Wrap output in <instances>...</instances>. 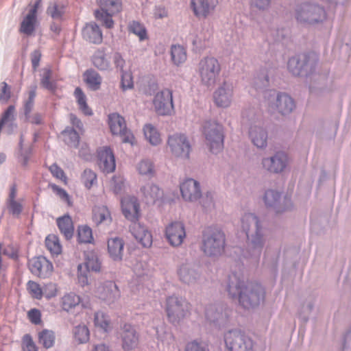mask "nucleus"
<instances>
[{
    "label": "nucleus",
    "mask_w": 351,
    "mask_h": 351,
    "mask_svg": "<svg viewBox=\"0 0 351 351\" xmlns=\"http://www.w3.org/2000/svg\"><path fill=\"white\" fill-rule=\"evenodd\" d=\"M269 85V77L261 73L254 78L253 88L263 92L264 99L271 110H276L282 115L289 114L295 108V101L288 94L277 93L275 90H265Z\"/></svg>",
    "instance_id": "f257e3e1"
},
{
    "label": "nucleus",
    "mask_w": 351,
    "mask_h": 351,
    "mask_svg": "<svg viewBox=\"0 0 351 351\" xmlns=\"http://www.w3.org/2000/svg\"><path fill=\"white\" fill-rule=\"evenodd\" d=\"M241 229L247 238L248 257L258 260L265 244L263 230L259 218L254 213H245L241 219Z\"/></svg>",
    "instance_id": "f03ea898"
},
{
    "label": "nucleus",
    "mask_w": 351,
    "mask_h": 351,
    "mask_svg": "<svg viewBox=\"0 0 351 351\" xmlns=\"http://www.w3.org/2000/svg\"><path fill=\"white\" fill-rule=\"evenodd\" d=\"M226 235L223 231L216 226H208L202 231L200 249L208 257L216 258L225 252Z\"/></svg>",
    "instance_id": "7ed1b4c3"
},
{
    "label": "nucleus",
    "mask_w": 351,
    "mask_h": 351,
    "mask_svg": "<svg viewBox=\"0 0 351 351\" xmlns=\"http://www.w3.org/2000/svg\"><path fill=\"white\" fill-rule=\"evenodd\" d=\"M294 16L300 24L315 25L324 23L327 19V14L324 7L317 3L304 1L295 5Z\"/></svg>",
    "instance_id": "20e7f679"
},
{
    "label": "nucleus",
    "mask_w": 351,
    "mask_h": 351,
    "mask_svg": "<svg viewBox=\"0 0 351 351\" xmlns=\"http://www.w3.org/2000/svg\"><path fill=\"white\" fill-rule=\"evenodd\" d=\"M221 71V64L213 56L203 57L197 66V71L201 84L206 87L213 86L220 75Z\"/></svg>",
    "instance_id": "39448f33"
},
{
    "label": "nucleus",
    "mask_w": 351,
    "mask_h": 351,
    "mask_svg": "<svg viewBox=\"0 0 351 351\" xmlns=\"http://www.w3.org/2000/svg\"><path fill=\"white\" fill-rule=\"evenodd\" d=\"M243 123H250L249 137L258 148H265L267 145V131L262 126L261 121H256L253 109H245L241 114Z\"/></svg>",
    "instance_id": "423d86ee"
},
{
    "label": "nucleus",
    "mask_w": 351,
    "mask_h": 351,
    "mask_svg": "<svg viewBox=\"0 0 351 351\" xmlns=\"http://www.w3.org/2000/svg\"><path fill=\"white\" fill-rule=\"evenodd\" d=\"M203 134L206 144L213 154H217L223 149L224 134L222 125L215 121H206L203 126Z\"/></svg>",
    "instance_id": "0eeeda50"
},
{
    "label": "nucleus",
    "mask_w": 351,
    "mask_h": 351,
    "mask_svg": "<svg viewBox=\"0 0 351 351\" xmlns=\"http://www.w3.org/2000/svg\"><path fill=\"white\" fill-rule=\"evenodd\" d=\"M189 304L183 298L171 295L166 300L165 311L170 323L176 325L189 315Z\"/></svg>",
    "instance_id": "6e6552de"
},
{
    "label": "nucleus",
    "mask_w": 351,
    "mask_h": 351,
    "mask_svg": "<svg viewBox=\"0 0 351 351\" xmlns=\"http://www.w3.org/2000/svg\"><path fill=\"white\" fill-rule=\"evenodd\" d=\"M317 60L311 54L300 53L289 58L287 68L295 76L308 75L315 68Z\"/></svg>",
    "instance_id": "1a4fd4ad"
},
{
    "label": "nucleus",
    "mask_w": 351,
    "mask_h": 351,
    "mask_svg": "<svg viewBox=\"0 0 351 351\" xmlns=\"http://www.w3.org/2000/svg\"><path fill=\"white\" fill-rule=\"evenodd\" d=\"M265 297V291L261 284L249 282L238 302L244 308H252L259 306Z\"/></svg>",
    "instance_id": "9d476101"
},
{
    "label": "nucleus",
    "mask_w": 351,
    "mask_h": 351,
    "mask_svg": "<svg viewBox=\"0 0 351 351\" xmlns=\"http://www.w3.org/2000/svg\"><path fill=\"white\" fill-rule=\"evenodd\" d=\"M224 341L229 351H252V339L239 330H230L224 335Z\"/></svg>",
    "instance_id": "9b49d317"
},
{
    "label": "nucleus",
    "mask_w": 351,
    "mask_h": 351,
    "mask_svg": "<svg viewBox=\"0 0 351 351\" xmlns=\"http://www.w3.org/2000/svg\"><path fill=\"white\" fill-rule=\"evenodd\" d=\"M156 113L160 116H171L175 112L173 92L169 88H163L157 92L152 100Z\"/></svg>",
    "instance_id": "f8f14e48"
},
{
    "label": "nucleus",
    "mask_w": 351,
    "mask_h": 351,
    "mask_svg": "<svg viewBox=\"0 0 351 351\" xmlns=\"http://www.w3.org/2000/svg\"><path fill=\"white\" fill-rule=\"evenodd\" d=\"M167 145L175 157L182 159L189 158L191 147L185 134L176 133L169 136Z\"/></svg>",
    "instance_id": "ddd939ff"
},
{
    "label": "nucleus",
    "mask_w": 351,
    "mask_h": 351,
    "mask_svg": "<svg viewBox=\"0 0 351 351\" xmlns=\"http://www.w3.org/2000/svg\"><path fill=\"white\" fill-rule=\"evenodd\" d=\"M263 201L267 208L276 213H282L292 208L291 198L287 196L282 197L281 193L275 190L266 191Z\"/></svg>",
    "instance_id": "4468645a"
},
{
    "label": "nucleus",
    "mask_w": 351,
    "mask_h": 351,
    "mask_svg": "<svg viewBox=\"0 0 351 351\" xmlns=\"http://www.w3.org/2000/svg\"><path fill=\"white\" fill-rule=\"evenodd\" d=\"M177 275L181 282L188 285H195L200 280L201 271L198 265L186 261L178 266Z\"/></svg>",
    "instance_id": "2eb2a0df"
},
{
    "label": "nucleus",
    "mask_w": 351,
    "mask_h": 351,
    "mask_svg": "<svg viewBox=\"0 0 351 351\" xmlns=\"http://www.w3.org/2000/svg\"><path fill=\"white\" fill-rule=\"evenodd\" d=\"M231 312V309L226 304H210L206 308L205 316L210 323L223 326L228 322Z\"/></svg>",
    "instance_id": "dca6fc26"
},
{
    "label": "nucleus",
    "mask_w": 351,
    "mask_h": 351,
    "mask_svg": "<svg viewBox=\"0 0 351 351\" xmlns=\"http://www.w3.org/2000/svg\"><path fill=\"white\" fill-rule=\"evenodd\" d=\"M108 124L114 135H119L123 143H134V136L128 130L125 119L118 113H112L108 116Z\"/></svg>",
    "instance_id": "f3484780"
},
{
    "label": "nucleus",
    "mask_w": 351,
    "mask_h": 351,
    "mask_svg": "<svg viewBox=\"0 0 351 351\" xmlns=\"http://www.w3.org/2000/svg\"><path fill=\"white\" fill-rule=\"evenodd\" d=\"M288 164V156L284 152H277L273 156L262 159L263 169L266 171L278 174L282 172Z\"/></svg>",
    "instance_id": "a211bd4d"
},
{
    "label": "nucleus",
    "mask_w": 351,
    "mask_h": 351,
    "mask_svg": "<svg viewBox=\"0 0 351 351\" xmlns=\"http://www.w3.org/2000/svg\"><path fill=\"white\" fill-rule=\"evenodd\" d=\"M234 97V86L230 82L224 81L213 93L215 104L222 108L230 106Z\"/></svg>",
    "instance_id": "6ab92c4d"
},
{
    "label": "nucleus",
    "mask_w": 351,
    "mask_h": 351,
    "mask_svg": "<svg viewBox=\"0 0 351 351\" xmlns=\"http://www.w3.org/2000/svg\"><path fill=\"white\" fill-rule=\"evenodd\" d=\"M248 282L236 273H231L228 277L225 286L228 297L239 302Z\"/></svg>",
    "instance_id": "aec40b11"
},
{
    "label": "nucleus",
    "mask_w": 351,
    "mask_h": 351,
    "mask_svg": "<svg viewBox=\"0 0 351 351\" xmlns=\"http://www.w3.org/2000/svg\"><path fill=\"white\" fill-rule=\"evenodd\" d=\"M121 347L124 351H130L138 346L139 335L134 326L124 324L119 332Z\"/></svg>",
    "instance_id": "412c9836"
},
{
    "label": "nucleus",
    "mask_w": 351,
    "mask_h": 351,
    "mask_svg": "<svg viewBox=\"0 0 351 351\" xmlns=\"http://www.w3.org/2000/svg\"><path fill=\"white\" fill-rule=\"evenodd\" d=\"M186 230L181 221H173L165 228V237L169 243L173 247H179L186 238Z\"/></svg>",
    "instance_id": "4be33fe9"
},
{
    "label": "nucleus",
    "mask_w": 351,
    "mask_h": 351,
    "mask_svg": "<svg viewBox=\"0 0 351 351\" xmlns=\"http://www.w3.org/2000/svg\"><path fill=\"white\" fill-rule=\"evenodd\" d=\"M182 198L190 202H195L202 197L200 184L193 178H187L180 184Z\"/></svg>",
    "instance_id": "5701e85b"
},
{
    "label": "nucleus",
    "mask_w": 351,
    "mask_h": 351,
    "mask_svg": "<svg viewBox=\"0 0 351 351\" xmlns=\"http://www.w3.org/2000/svg\"><path fill=\"white\" fill-rule=\"evenodd\" d=\"M218 4V0H191V8L195 16L206 19L213 14Z\"/></svg>",
    "instance_id": "b1692460"
},
{
    "label": "nucleus",
    "mask_w": 351,
    "mask_h": 351,
    "mask_svg": "<svg viewBox=\"0 0 351 351\" xmlns=\"http://www.w3.org/2000/svg\"><path fill=\"white\" fill-rule=\"evenodd\" d=\"M97 165L106 173H112L115 170L114 155L109 147H101L97 150Z\"/></svg>",
    "instance_id": "393cba45"
},
{
    "label": "nucleus",
    "mask_w": 351,
    "mask_h": 351,
    "mask_svg": "<svg viewBox=\"0 0 351 351\" xmlns=\"http://www.w3.org/2000/svg\"><path fill=\"white\" fill-rule=\"evenodd\" d=\"M122 212L125 217L131 222L138 221L140 204L134 196H125L121 200Z\"/></svg>",
    "instance_id": "a878e982"
},
{
    "label": "nucleus",
    "mask_w": 351,
    "mask_h": 351,
    "mask_svg": "<svg viewBox=\"0 0 351 351\" xmlns=\"http://www.w3.org/2000/svg\"><path fill=\"white\" fill-rule=\"evenodd\" d=\"M98 298L108 304L114 303L120 298V291L113 281H106L97 289Z\"/></svg>",
    "instance_id": "bb28decb"
},
{
    "label": "nucleus",
    "mask_w": 351,
    "mask_h": 351,
    "mask_svg": "<svg viewBox=\"0 0 351 351\" xmlns=\"http://www.w3.org/2000/svg\"><path fill=\"white\" fill-rule=\"evenodd\" d=\"M130 232L143 247H149L152 246L153 239L151 232L138 221L132 222L130 226Z\"/></svg>",
    "instance_id": "cd10ccee"
},
{
    "label": "nucleus",
    "mask_w": 351,
    "mask_h": 351,
    "mask_svg": "<svg viewBox=\"0 0 351 351\" xmlns=\"http://www.w3.org/2000/svg\"><path fill=\"white\" fill-rule=\"evenodd\" d=\"M29 267L34 275L40 278L47 277L53 270L52 263L43 256L32 258L29 263Z\"/></svg>",
    "instance_id": "c85d7f7f"
},
{
    "label": "nucleus",
    "mask_w": 351,
    "mask_h": 351,
    "mask_svg": "<svg viewBox=\"0 0 351 351\" xmlns=\"http://www.w3.org/2000/svg\"><path fill=\"white\" fill-rule=\"evenodd\" d=\"M82 34L83 38L89 43L98 45L102 42V32L95 23H87L82 29Z\"/></svg>",
    "instance_id": "c756f323"
},
{
    "label": "nucleus",
    "mask_w": 351,
    "mask_h": 351,
    "mask_svg": "<svg viewBox=\"0 0 351 351\" xmlns=\"http://www.w3.org/2000/svg\"><path fill=\"white\" fill-rule=\"evenodd\" d=\"M141 192L143 194V199L146 204H154L156 201L162 197L163 192L157 186L153 183H147L141 188Z\"/></svg>",
    "instance_id": "7c9ffc66"
},
{
    "label": "nucleus",
    "mask_w": 351,
    "mask_h": 351,
    "mask_svg": "<svg viewBox=\"0 0 351 351\" xmlns=\"http://www.w3.org/2000/svg\"><path fill=\"white\" fill-rule=\"evenodd\" d=\"M124 241L119 237H114L108 241V251L112 259L115 261L122 260Z\"/></svg>",
    "instance_id": "2f4dec72"
},
{
    "label": "nucleus",
    "mask_w": 351,
    "mask_h": 351,
    "mask_svg": "<svg viewBox=\"0 0 351 351\" xmlns=\"http://www.w3.org/2000/svg\"><path fill=\"white\" fill-rule=\"evenodd\" d=\"M92 62L100 71H108L110 69V58L104 48L95 51L92 57Z\"/></svg>",
    "instance_id": "473e14b6"
},
{
    "label": "nucleus",
    "mask_w": 351,
    "mask_h": 351,
    "mask_svg": "<svg viewBox=\"0 0 351 351\" xmlns=\"http://www.w3.org/2000/svg\"><path fill=\"white\" fill-rule=\"evenodd\" d=\"M57 225L60 232L64 235L66 239H70L73 237L74 233V227L71 217L66 215L58 218Z\"/></svg>",
    "instance_id": "72a5a7b5"
},
{
    "label": "nucleus",
    "mask_w": 351,
    "mask_h": 351,
    "mask_svg": "<svg viewBox=\"0 0 351 351\" xmlns=\"http://www.w3.org/2000/svg\"><path fill=\"white\" fill-rule=\"evenodd\" d=\"M34 12L27 13L21 23L19 31L27 36L32 35L36 29L37 16H34Z\"/></svg>",
    "instance_id": "f704fd0d"
},
{
    "label": "nucleus",
    "mask_w": 351,
    "mask_h": 351,
    "mask_svg": "<svg viewBox=\"0 0 351 351\" xmlns=\"http://www.w3.org/2000/svg\"><path fill=\"white\" fill-rule=\"evenodd\" d=\"M93 219L97 225H99L102 223H104L108 225L111 223V215L108 208L106 206H96L93 208Z\"/></svg>",
    "instance_id": "c9c22d12"
},
{
    "label": "nucleus",
    "mask_w": 351,
    "mask_h": 351,
    "mask_svg": "<svg viewBox=\"0 0 351 351\" xmlns=\"http://www.w3.org/2000/svg\"><path fill=\"white\" fill-rule=\"evenodd\" d=\"M84 76L85 82L91 90H97L100 88L102 78L97 71L93 69L87 70Z\"/></svg>",
    "instance_id": "e433bc0d"
},
{
    "label": "nucleus",
    "mask_w": 351,
    "mask_h": 351,
    "mask_svg": "<svg viewBox=\"0 0 351 351\" xmlns=\"http://www.w3.org/2000/svg\"><path fill=\"white\" fill-rule=\"evenodd\" d=\"M15 106L13 105L9 106L7 109L3 112L1 118L0 119V128L7 125L10 130H12L16 127L14 123L15 120Z\"/></svg>",
    "instance_id": "4c0bfd02"
},
{
    "label": "nucleus",
    "mask_w": 351,
    "mask_h": 351,
    "mask_svg": "<svg viewBox=\"0 0 351 351\" xmlns=\"http://www.w3.org/2000/svg\"><path fill=\"white\" fill-rule=\"evenodd\" d=\"M138 173L148 178L155 176L156 171L154 162L149 159H143L136 165Z\"/></svg>",
    "instance_id": "58836bf2"
},
{
    "label": "nucleus",
    "mask_w": 351,
    "mask_h": 351,
    "mask_svg": "<svg viewBox=\"0 0 351 351\" xmlns=\"http://www.w3.org/2000/svg\"><path fill=\"white\" fill-rule=\"evenodd\" d=\"M128 29L130 33L137 36L140 41L145 40L148 38L147 32L143 23L138 21H131L128 25Z\"/></svg>",
    "instance_id": "ea45409f"
},
{
    "label": "nucleus",
    "mask_w": 351,
    "mask_h": 351,
    "mask_svg": "<svg viewBox=\"0 0 351 351\" xmlns=\"http://www.w3.org/2000/svg\"><path fill=\"white\" fill-rule=\"evenodd\" d=\"M36 88L37 86L36 84L32 85L27 93V98L23 101V112L25 118H29V114L34 108Z\"/></svg>",
    "instance_id": "a19ab883"
},
{
    "label": "nucleus",
    "mask_w": 351,
    "mask_h": 351,
    "mask_svg": "<svg viewBox=\"0 0 351 351\" xmlns=\"http://www.w3.org/2000/svg\"><path fill=\"white\" fill-rule=\"evenodd\" d=\"M143 132L146 139L151 145L156 146L161 143L160 133L152 124H146L143 128Z\"/></svg>",
    "instance_id": "79ce46f5"
},
{
    "label": "nucleus",
    "mask_w": 351,
    "mask_h": 351,
    "mask_svg": "<svg viewBox=\"0 0 351 351\" xmlns=\"http://www.w3.org/2000/svg\"><path fill=\"white\" fill-rule=\"evenodd\" d=\"M100 10H96L95 12V16L98 20L100 21L104 25H105L107 28H112L114 25V21L112 19V15L115 14L116 13H112L110 10H108L106 8L100 6Z\"/></svg>",
    "instance_id": "37998d69"
},
{
    "label": "nucleus",
    "mask_w": 351,
    "mask_h": 351,
    "mask_svg": "<svg viewBox=\"0 0 351 351\" xmlns=\"http://www.w3.org/2000/svg\"><path fill=\"white\" fill-rule=\"evenodd\" d=\"M171 60L174 64L179 66L183 64L186 60V51L185 49L180 45H172L171 49Z\"/></svg>",
    "instance_id": "c03bdc74"
},
{
    "label": "nucleus",
    "mask_w": 351,
    "mask_h": 351,
    "mask_svg": "<svg viewBox=\"0 0 351 351\" xmlns=\"http://www.w3.org/2000/svg\"><path fill=\"white\" fill-rule=\"evenodd\" d=\"M80 302V297L75 293L71 292L65 294L62 298V308L65 311H69L71 309L77 306Z\"/></svg>",
    "instance_id": "a18cd8bd"
},
{
    "label": "nucleus",
    "mask_w": 351,
    "mask_h": 351,
    "mask_svg": "<svg viewBox=\"0 0 351 351\" xmlns=\"http://www.w3.org/2000/svg\"><path fill=\"white\" fill-rule=\"evenodd\" d=\"M101 267V263L97 254L89 251L85 253V268L88 271L90 270L99 271Z\"/></svg>",
    "instance_id": "49530a36"
},
{
    "label": "nucleus",
    "mask_w": 351,
    "mask_h": 351,
    "mask_svg": "<svg viewBox=\"0 0 351 351\" xmlns=\"http://www.w3.org/2000/svg\"><path fill=\"white\" fill-rule=\"evenodd\" d=\"M74 95L77 100V103L78 104L80 110L85 114V115H92L93 112L91 109L88 107L86 102V97L83 93L82 90L80 87H77L74 91Z\"/></svg>",
    "instance_id": "de8ad7c7"
},
{
    "label": "nucleus",
    "mask_w": 351,
    "mask_h": 351,
    "mask_svg": "<svg viewBox=\"0 0 351 351\" xmlns=\"http://www.w3.org/2000/svg\"><path fill=\"white\" fill-rule=\"evenodd\" d=\"M62 135L64 137V141L70 147H77L80 142L79 134L73 129L69 127L66 128L62 132Z\"/></svg>",
    "instance_id": "09e8293b"
},
{
    "label": "nucleus",
    "mask_w": 351,
    "mask_h": 351,
    "mask_svg": "<svg viewBox=\"0 0 351 351\" xmlns=\"http://www.w3.org/2000/svg\"><path fill=\"white\" fill-rule=\"evenodd\" d=\"M45 245L53 255H58L62 252V245L58 236L49 234L45 239Z\"/></svg>",
    "instance_id": "8fccbe9b"
},
{
    "label": "nucleus",
    "mask_w": 351,
    "mask_h": 351,
    "mask_svg": "<svg viewBox=\"0 0 351 351\" xmlns=\"http://www.w3.org/2000/svg\"><path fill=\"white\" fill-rule=\"evenodd\" d=\"M156 333L157 339L163 343L171 344L174 341L173 335L164 324L156 328Z\"/></svg>",
    "instance_id": "3c124183"
},
{
    "label": "nucleus",
    "mask_w": 351,
    "mask_h": 351,
    "mask_svg": "<svg viewBox=\"0 0 351 351\" xmlns=\"http://www.w3.org/2000/svg\"><path fill=\"white\" fill-rule=\"evenodd\" d=\"M64 12V6L56 1L50 3L47 9V14L56 21H61Z\"/></svg>",
    "instance_id": "603ef678"
},
{
    "label": "nucleus",
    "mask_w": 351,
    "mask_h": 351,
    "mask_svg": "<svg viewBox=\"0 0 351 351\" xmlns=\"http://www.w3.org/2000/svg\"><path fill=\"white\" fill-rule=\"evenodd\" d=\"M38 342L47 349L51 348L55 343V334L52 330L44 329L38 333Z\"/></svg>",
    "instance_id": "864d4df0"
},
{
    "label": "nucleus",
    "mask_w": 351,
    "mask_h": 351,
    "mask_svg": "<svg viewBox=\"0 0 351 351\" xmlns=\"http://www.w3.org/2000/svg\"><path fill=\"white\" fill-rule=\"evenodd\" d=\"M51 70L49 68H44L40 77V85L45 89L54 92L56 89V83L51 80Z\"/></svg>",
    "instance_id": "5fc2aeb1"
},
{
    "label": "nucleus",
    "mask_w": 351,
    "mask_h": 351,
    "mask_svg": "<svg viewBox=\"0 0 351 351\" xmlns=\"http://www.w3.org/2000/svg\"><path fill=\"white\" fill-rule=\"evenodd\" d=\"M74 338L79 343H85L90 339V332L84 324H80L74 328Z\"/></svg>",
    "instance_id": "6e6d98bb"
},
{
    "label": "nucleus",
    "mask_w": 351,
    "mask_h": 351,
    "mask_svg": "<svg viewBox=\"0 0 351 351\" xmlns=\"http://www.w3.org/2000/svg\"><path fill=\"white\" fill-rule=\"evenodd\" d=\"M94 322L95 326L101 328L104 332H108L110 329V320L109 317L101 311L95 313Z\"/></svg>",
    "instance_id": "4d7b16f0"
},
{
    "label": "nucleus",
    "mask_w": 351,
    "mask_h": 351,
    "mask_svg": "<svg viewBox=\"0 0 351 351\" xmlns=\"http://www.w3.org/2000/svg\"><path fill=\"white\" fill-rule=\"evenodd\" d=\"M93 240L92 230L87 226L78 228L77 241L81 243H90Z\"/></svg>",
    "instance_id": "13d9d810"
},
{
    "label": "nucleus",
    "mask_w": 351,
    "mask_h": 351,
    "mask_svg": "<svg viewBox=\"0 0 351 351\" xmlns=\"http://www.w3.org/2000/svg\"><path fill=\"white\" fill-rule=\"evenodd\" d=\"M81 180L84 186L90 189L97 182V175L93 170L86 169L83 171Z\"/></svg>",
    "instance_id": "bf43d9fd"
},
{
    "label": "nucleus",
    "mask_w": 351,
    "mask_h": 351,
    "mask_svg": "<svg viewBox=\"0 0 351 351\" xmlns=\"http://www.w3.org/2000/svg\"><path fill=\"white\" fill-rule=\"evenodd\" d=\"M100 6L106 8L112 13H119L122 10V3L120 0H97Z\"/></svg>",
    "instance_id": "052dcab7"
},
{
    "label": "nucleus",
    "mask_w": 351,
    "mask_h": 351,
    "mask_svg": "<svg viewBox=\"0 0 351 351\" xmlns=\"http://www.w3.org/2000/svg\"><path fill=\"white\" fill-rule=\"evenodd\" d=\"M27 290L34 298L40 300L43 297V290L39 284L37 282L29 280L27 282Z\"/></svg>",
    "instance_id": "680f3d73"
},
{
    "label": "nucleus",
    "mask_w": 351,
    "mask_h": 351,
    "mask_svg": "<svg viewBox=\"0 0 351 351\" xmlns=\"http://www.w3.org/2000/svg\"><path fill=\"white\" fill-rule=\"evenodd\" d=\"M272 0H250L251 8L261 12L267 11L271 6Z\"/></svg>",
    "instance_id": "e2e57ef3"
},
{
    "label": "nucleus",
    "mask_w": 351,
    "mask_h": 351,
    "mask_svg": "<svg viewBox=\"0 0 351 351\" xmlns=\"http://www.w3.org/2000/svg\"><path fill=\"white\" fill-rule=\"evenodd\" d=\"M6 206L9 213L14 217H19L23 209L21 202L17 200L6 202Z\"/></svg>",
    "instance_id": "0e129e2a"
},
{
    "label": "nucleus",
    "mask_w": 351,
    "mask_h": 351,
    "mask_svg": "<svg viewBox=\"0 0 351 351\" xmlns=\"http://www.w3.org/2000/svg\"><path fill=\"white\" fill-rule=\"evenodd\" d=\"M11 86L5 82L0 83V102L6 104L11 98Z\"/></svg>",
    "instance_id": "69168bd1"
},
{
    "label": "nucleus",
    "mask_w": 351,
    "mask_h": 351,
    "mask_svg": "<svg viewBox=\"0 0 351 351\" xmlns=\"http://www.w3.org/2000/svg\"><path fill=\"white\" fill-rule=\"evenodd\" d=\"M200 204L206 210H210L215 207L214 195L212 192H207L204 196L202 195Z\"/></svg>",
    "instance_id": "338daca9"
},
{
    "label": "nucleus",
    "mask_w": 351,
    "mask_h": 351,
    "mask_svg": "<svg viewBox=\"0 0 351 351\" xmlns=\"http://www.w3.org/2000/svg\"><path fill=\"white\" fill-rule=\"evenodd\" d=\"M185 351H208V349L204 343L193 341L187 343Z\"/></svg>",
    "instance_id": "774afa93"
}]
</instances>
